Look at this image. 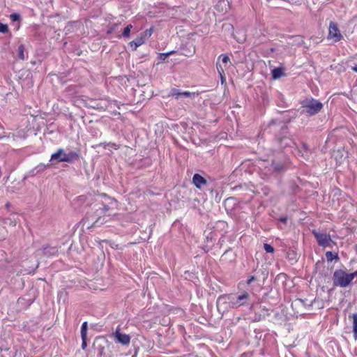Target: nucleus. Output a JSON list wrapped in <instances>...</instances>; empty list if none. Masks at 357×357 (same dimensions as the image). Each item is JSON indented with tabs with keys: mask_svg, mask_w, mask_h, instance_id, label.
Segmentation results:
<instances>
[{
	"mask_svg": "<svg viewBox=\"0 0 357 357\" xmlns=\"http://www.w3.org/2000/svg\"><path fill=\"white\" fill-rule=\"evenodd\" d=\"M192 183L198 189H202L207 183L206 180L200 174H195L192 177Z\"/></svg>",
	"mask_w": 357,
	"mask_h": 357,
	"instance_id": "obj_10",
	"label": "nucleus"
},
{
	"mask_svg": "<svg viewBox=\"0 0 357 357\" xmlns=\"http://www.w3.org/2000/svg\"><path fill=\"white\" fill-rule=\"evenodd\" d=\"M264 249L267 253H273L274 252L273 247L268 243L264 244Z\"/></svg>",
	"mask_w": 357,
	"mask_h": 357,
	"instance_id": "obj_27",
	"label": "nucleus"
},
{
	"mask_svg": "<svg viewBox=\"0 0 357 357\" xmlns=\"http://www.w3.org/2000/svg\"><path fill=\"white\" fill-rule=\"evenodd\" d=\"M250 300V294L246 291H243L238 296H235L231 294L220 295L218 298L217 305H218L221 301H228L229 305L231 308L237 309L248 304Z\"/></svg>",
	"mask_w": 357,
	"mask_h": 357,
	"instance_id": "obj_2",
	"label": "nucleus"
},
{
	"mask_svg": "<svg viewBox=\"0 0 357 357\" xmlns=\"http://www.w3.org/2000/svg\"><path fill=\"white\" fill-rule=\"evenodd\" d=\"M312 234L314 235L319 246L323 248L331 247L333 241L330 234L321 232L317 229H313Z\"/></svg>",
	"mask_w": 357,
	"mask_h": 357,
	"instance_id": "obj_7",
	"label": "nucleus"
},
{
	"mask_svg": "<svg viewBox=\"0 0 357 357\" xmlns=\"http://www.w3.org/2000/svg\"><path fill=\"white\" fill-rule=\"evenodd\" d=\"M116 338L119 342L124 345L129 344L130 341V337L128 335L118 331L116 332Z\"/></svg>",
	"mask_w": 357,
	"mask_h": 357,
	"instance_id": "obj_11",
	"label": "nucleus"
},
{
	"mask_svg": "<svg viewBox=\"0 0 357 357\" xmlns=\"http://www.w3.org/2000/svg\"><path fill=\"white\" fill-rule=\"evenodd\" d=\"M272 77L274 79H280L284 75L283 68H275L271 71Z\"/></svg>",
	"mask_w": 357,
	"mask_h": 357,
	"instance_id": "obj_13",
	"label": "nucleus"
},
{
	"mask_svg": "<svg viewBox=\"0 0 357 357\" xmlns=\"http://www.w3.org/2000/svg\"><path fill=\"white\" fill-rule=\"evenodd\" d=\"M326 257L328 261H332L333 259H339L337 254H333L331 251L326 252Z\"/></svg>",
	"mask_w": 357,
	"mask_h": 357,
	"instance_id": "obj_22",
	"label": "nucleus"
},
{
	"mask_svg": "<svg viewBox=\"0 0 357 357\" xmlns=\"http://www.w3.org/2000/svg\"><path fill=\"white\" fill-rule=\"evenodd\" d=\"M4 224L8 225L11 227H15L17 223V215L16 214H11L10 217L4 220Z\"/></svg>",
	"mask_w": 357,
	"mask_h": 357,
	"instance_id": "obj_16",
	"label": "nucleus"
},
{
	"mask_svg": "<svg viewBox=\"0 0 357 357\" xmlns=\"http://www.w3.org/2000/svg\"><path fill=\"white\" fill-rule=\"evenodd\" d=\"M8 31V26L6 24L0 22V33H6Z\"/></svg>",
	"mask_w": 357,
	"mask_h": 357,
	"instance_id": "obj_28",
	"label": "nucleus"
},
{
	"mask_svg": "<svg viewBox=\"0 0 357 357\" xmlns=\"http://www.w3.org/2000/svg\"><path fill=\"white\" fill-rule=\"evenodd\" d=\"M221 59L223 63H227L229 61V58L227 54H220L218 59Z\"/></svg>",
	"mask_w": 357,
	"mask_h": 357,
	"instance_id": "obj_29",
	"label": "nucleus"
},
{
	"mask_svg": "<svg viewBox=\"0 0 357 357\" xmlns=\"http://www.w3.org/2000/svg\"><path fill=\"white\" fill-rule=\"evenodd\" d=\"M354 324H357V314H353Z\"/></svg>",
	"mask_w": 357,
	"mask_h": 357,
	"instance_id": "obj_38",
	"label": "nucleus"
},
{
	"mask_svg": "<svg viewBox=\"0 0 357 357\" xmlns=\"http://www.w3.org/2000/svg\"><path fill=\"white\" fill-rule=\"evenodd\" d=\"M167 58V54L165 53H160L158 55V59H160V61H165Z\"/></svg>",
	"mask_w": 357,
	"mask_h": 357,
	"instance_id": "obj_33",
	"label": "nucleus"
},
{
	"mask_svg": "<svg viewBox=\"0 0 357 357\" xmlns=\"http://www.w3.org/2000/svg\"><path fill=\"white\" fill-rule=\"evenodd\" d=\"M287 220H288V218H287V217H286V216L280 217V218H279V220H280L281 222L284 223V224H287Z\"/></svg>",
	"mask_w": 357,
	"mask_h": 357,
	"instance_id": "obj_35",
	"label": "nucleus"
},
{
	"mask_svg": "<svg viewBox=\"0 0 357 357\" xmlns=\"http://www.w3.org/2000/svg\"><path fill=\"white\" fill-rule=\"evenodd\" d=\"M82 338V349H85L87 347L86 340L87 337H81Z\"/></svg>",
	"mask_w": 357,
	"mask_h": 357,
	"instance_id": "obj_31",
	"label": "nucleus"
},
{
	"mask_svg": "<svg viewBox=\"0 0 357 357\" xmlns=\"http://www.w3.org/2000/svg\"><path fill=\"white\" fill-rule=\"evenodd\" d=\"M220 75V77H221V82H222V84H223L224 82L225 81V78L223 77L222 74Z\"/></svg>",
	"mask_w": 357,
	"mask_h": 357,
	"instance_id": "obj_40",
	"label": "nucleus"
},
{
	"mask_svg": "<svg viewBox=\"0 0 357 357\" xmlns=\"http://www.w3.org/2000/svg\"><path fill=\"white\" fill-rule=\"evenodd\" d=\"M132 357H134V356H132Z\"/></svg>",
	"mask_w": 357,
	"mask_h": 357,
	"instance_id": "obj_42",
	"label": "nucleus"
},
{
	"mask_svg": "<svg viewBox=\"0 0 357 357\" xmlns=\"http://www.w3.org/2000/svg\"><path fill=\"white\" fill-rule=\"evenodd\" d=\"M351 68L355 73H357V63L354 62L352 66H351Z\"/></svg>",
	"mask_w": 357,
	"mask_h": 357,
	"instance_id": "obj_36",
	"label": "nucleus"
},
{
	"mask_svg": "<svg viewBox=\"0 0 357 357\" xmlns=\"http://www.w3.org/2000/svg\"><path fill=\"white\" fill-rule=\"evenodd\" d=\"M353 333H354V338L355 340H357V324H354L353 326Z\"/></svg>",
	"mask_w": 357,
	"mask_h": 357,
	"instance_id": "obj_32",
	"label": "nucleus"
},
{
	"mask_svg": "<svg viewBox=\"0 0 357 357\" xmlns=\"http://www.w3.org/2000/svg\"><path fill=\"white\" fill-rule=\"evenodd\" d=\"M88 324L87 321L82 323L80 330L81 337H87Z\"/></svg>",
	"mask_w": 357,
	"mask_h": 357,
	"instance_id": "obj_21",
	"label": "nucleus"
},
{
	"mask_svg": "<svg viewBox=\"0 0 357 357\" xmlns=\"http://www.w3.org/2000/svg\"><path fill=\"white\" fill-rule=\"evenodd\" d=\"M174 52H175V51L172 50V51H170L168 52H165V54H167V56L168 57L169 56L173 54Z\"/></svg>",
	"mask_w": 357,
	"mask_h": 357,
	"instance_id": "obj_39",
	"label": "nucleus"
},
{
	"mask_svg": "<svg viewBox=\"0 0 357 357\" xmlns=\"http://www.w3.org/2000/svg\"><path fill=\"white\" fill-rule=\"evenodd\" d=\"M109 210V207L107 205H103L102 207H98L96 211L91 214H88L86 219L89 221H91L93 223L91 226L98 227L103 225L107 221V217L110 215H106V213Z\"/></svg>",
	"mask_w": 357,
	"mask_h": 357,
	"instance_id": "obj_5",
	"label": "nucleus"
},
{
	"mask_svg": "<svg viewBox=\"0 0 357 357\" xmlns=\"http://www.w3.org/2000/svg\"><path fill=\"white\" fill-rule=\"evenodd\" d=\"M265 131L275 135V139L281 149L291 146L293 140L287 137L288 127L282 121L272 120L265 128Z\"/></svg>",
	"mask_w": 357,
	"mask_h": 357,
	"instance_id": "obj_1",
	"label": "nucleus"
},
{
	"mask_svg": "<svg viewBox=\"0 0 357 357\" xmlns=\"http://www.w3.org/2000/svg\"><path fill=\"white\" fill-rule=\"evenodd\" d=\"M145 42L144 41L142 38L138 36L136 39L130 41L129 43V45L130 46V47L132 48L133 50H136L138 47L141 46Z\"/></svg>",
	"mask_w": 357,
	"mask_h": 357,
	"instance_id": "obj_14",
	"label": "nucleus"
},
{
	"mask_svg": "<svg viewBox=\"0 0 357 357\" xmlns=\"http://www.w3.org/2000/svg\"><path fill=\"white\" fill-rule=\"evenodd\" d=\"M327 38L328 40H332L333 43H337L343 39V36L341 33L337 24L333 21L329 24Z\"/></svg>",
	"mask_w": 357,
	"mask_h": 357,
	"instance_id": "obj_8",
	"label": "nucleus"
},
{
	"mask_svg": "<svg viewBox=\"0 0 357 357\" xmlns=\"http://www.w3.org/2000/svg\"><path fill=\"white\" fill-rule=\"evenodd\" d=\"M256 280H257V278L255 275H252L248 278L245 283L247 285H250L252 284V282H253Z\"/></svg>",
	"mask_w": 357,
	"mask_h": 357,
	"instance_id": "obj_30",
	"label": "nucleus"
},
{
	"mask_svg": "<svg viewBox=\"0 0 357 357\" xmlns=\"http://www.w3.org/2000/svg\"><path fill=\"white\" fill-rule=\"evenodd\" d=\"M10 206V204L9 202H7L6 204V208H9Z\"/></svg>",
	"mask_w": 357,
	"mask_h": 357,
	"instance_id": "obj_41",
	"label": "nucleus"
},
{
	"mask_svg": "<svg viewBox=\"0 0 357 357\" xmlns=\"http://www.w3.org/2000/svg\"><path fill=\"white\" fill-rule=\"evenodd\" d=\"M119 24H120L115 23V24L110 25V26L109 27V29L107 31V33L111 34V33L115 32L116 31V29H118Z\"/></svg>",
	"mask_w": 357,
	"mask_h": 357,
	"instance_id": "obj_24",
	"label": "nucleus"
},
{
	"mask_svg": "<svg viewBox=\"0 0 357 357\" xmlns=\"http://www.w3.org/2000/svg\"><path fill=\"white\" fill-rule=\"evenodd\" d=\"M171 95L177 100L182 97L181 91L177 89H172L171 91Z\"/></svg>",
	"mask_w": 357,
	"mask_h": 357,
	"instance_id": "obj_23",
	"label": "nucleus"
},
{
	"mask_svg": "<svg viewBox=\"0 0 357 357\" xmlns=\"http://www.w3.org/2000/svg\"><path fill=\"white\" fill-rule=\"evenodd\" d=\"M50 167V164H43V163H40L39 165H38L33 169V174H38V173H40V172H44L46 169L49 168Z\"/></svg>",
	"mask_w": 357,
	"mask_h": 357,
	"instance_id": "obj_17",
	"label": "nucleus"
},
{
	"mask_svg": "<svg viewBox=\"0 0 357 357\" xmlns=\"http://www.w3.org/2000/svg\"><path fill=\"white\" fill-rule=\"evenodd\" d=\"M216 68L220 75H222L224 73L222 67L218 63H216Z\"/></svg>",
	"mask_w": 357,
	"mask_h": 357,
	"instance_id": "obj_34",
	"label": "nucleus"
},
{
	"mask_svg": "<svg viewBox=\"0 0 357 357\" xmlns=\"http://www.w3.org/2000/svg\"><path fill=\"white\" fill-rule=\"evenodd\" d=\"M57 252L58 250L56 247H50L49 245H46L43 248V254L47 257L53 256L56 255Z\"/></svg>",
	"mask_w": 357,
	"mask_h": 357,
	"instance_id": "obj_12",
	"label": "nucleus"
},
{
	"mask_svg": "<svg viewBox=\"0 0 357 357\" xmlns=\"http://www.w3.org/2000/svg\"><path fill=\"white\" fill-rule=\"evenodd\" d=\"M310 150L307 145L305 143H303L301 149L299 150V153H301V156L305 159H308Z\"/></svg>",
	"mask_w": 357,
	"mask_h": 357,
	"instance_id": "obj_18",
	"label": "nucleus"
},
{
	"mask_svg": "<svg viewBox=\"0 0 357 357\" xmlns=\"http://www.w3.org/2000/svg\"><path fill=\"white\" fill-rule=\"evenodd\" d=\"M79 157L80 154L77 151L59 149L55 153L52 154L50 162L56 161L57 162L73 163L77 161Z\"/></svg>",
	"mask_w": 357,
	"mask_h": 357,
	"instance_id": "obj_4",
	"label": "nucleus"
},
{
	"mask_svg": "<svg viewBox=\"0 0 357 357\" xmlns=\"http://www.w3.org/2000/svg\"><path fill=\"white\" fill-rule=\"evenodd\" d=\"M133 28L131 24H128L123 29L122 33L121 35H118L117 38H128L130 36V32L132 29Z\"/></svg>",
	"mask_w": 357,
	"mask_h": 357,
	"instance_id": "obj_15",
	"label": "nucleus"
},
{
	"mask_svg": "<svg viewBox=\"0 0 357 357\" xmlns=\"http://www.w3.org/2000/svg\"><path fill=\"white\" fill-rule=\"evenodd\" d=\"M349 275L351 280H353L356 277H357V270L351 273H349Z\"/></svg>",
	"mask_w": 357,
	"mask_h": 357,
	"instance_id": "obj_37",
	"label": "nucleus"
},
{
	"mask_svg": "<svg viewBox=\"0 0 357 357\" xmlns=\"http://www.w3.org/2000/svg\"><path fill=\"white\" fill-rule=\"evenodd\" d=\"M351 281L349 273L341 269L335 271L333 273V284L335 286L347 287L350 284Z\"/></svg>",
	"mask_w": 357,
	"mask_h": 357,
	"instance_id": "obj_6",
	"label": "nucleus"
},
{
	"mask_svg": "<svg viewBox=\"0 0 357 357\" xmlns=\"http://www.w3.org/2000/svg\"><path fill=\"white\" fill-rule=\"evenodd\" d=\"M285 162L283 160L275 159L271 162V166L268 168L267 173L269 174H280L285 170Z\"/></svg>",
	"mask_w": 357,
	"mask_h": 357,
	"instance_id": "obj_9",
	"label": "nucleus"
},
{
	"mask_svg": "<svg viewBox=\"0 0 357 357\" xmlns=\"http://www.w3.org/2000/svg\"><path fill=\"white\" fill-rule=\"evenodd\" d=\"M323 104L319 100L309 98L301 102V114H305L307 116H312L321 112L323 109Z\"/></svg>",
	"mask_w": 357,
	"mask_h": 357,
	"instance_id": "obj_3",
	"label": "nucleus"
},
{
	"mask_svg": "<svg viewBox=\"0 0 357 357\" xmlns=\"http://www.w3.org/2000/svg\"><path fill=\"white\" fill-rule=\"evenodd\" d=\"M153 32V27H151L146 30H145L143 33L139 36L145 42L146 39L150 38Z\"/></svg>",
	"mask_w": 357,
	"mask_h": 357,
	"instance_id": "obj_19",
	"label": "nucleus"
},
{
	"mask_svg": "<svg viewBox=\"0 0 357 357\" xmlns=\"http://www.w3.org/2000/svg\"><path fill=\"white\" fill-rule=\"evenodd\" d=\"M20 15L16 13L10 15V19L12 22H17L20 20Z\"/></svg>",
	"mask_w": 357,
	"mask_h": 357,
	"instance_id": "obj_26",
	"label": "nucleus"
},
{
	"mask_svg": "<svg viewBox=\"0 0 357 357\" xmlns=\"http://www.w3.org/2000/svg\"><path fill=\"white\" fill-rule=\"evenodd\" d=\"M17 54H18V57L20 59H21L22 61L25 60L26 56L24 54V45H20L18 47Z\"/></svg>",
	"mask_w": 357,
	"mask_h": 357,
	"instance_id": "obj_20",
	"label": "nucleus"
},
{
	"mask_svg": "<svg viewBox=\"0 0 357 357\" xmlns=\"http://www.w3.org/2000/svg\"><path fill=\"white\" fill-rule=\"evenodd\" d=\"M182 97H186V98H195V96H198V93H192L190 91H181Z\"/></svg>",
	"mask_w": 357,
	"mask_h": 357,
	"instance_id": "obj_25",
	"label": "nucleus"
}]
</instances>
